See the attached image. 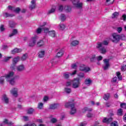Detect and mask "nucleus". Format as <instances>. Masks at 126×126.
<instances>
[{"instance_id": "f257e3e1", "label": "nucleus", "mask_w": 126, "mask_h": 126, "mask_svg": "<svg viewBox=\"0 0 126 126\" xmlns=\"http://www.w3.org/2000/svg\"><path fill=\"white\" fill-rule=\"evenodd\" d=\"M13 75H14V72H10L5 76H1L0 77V84L4 83V79L6 78V81L9 82V84L14 85L15 84V77H13Z\"/></svg>"}, {"instance_id": "f03ea898", "label": "nucleus", "mask_w": 126, "mask_h": 126, "mask_svg": "<svg viewBox=\"0 0 126 126\" xmlns=\"http://www.w3.org/2000/svg\"><path fill=\"white\" fill-rule=\"evenodd\" d=\"M107 45H109V42L106 40H104L102 42H98L97 43L96 49H98L100 54L105 55L107 51V47H104V46H107Z\"/></svg>"}, {"instance_id": "7ed1b4c3", "label": "nucleus", "mask_w": 126, "mask_h": 126, "mask_svg": "<svg viewBox=\"0 0 126 126\" xmlns=\"http://www.w3.org/2000/svg\"><path fill=\"white\" fill-rule=\"evenodd\" d=\"M37 40H38L37 35L32 36L29 42V47H34L37 42Z\"/></svg>"}, {"instance_id": "20e7f679", "label": "nucleus", "mask_w": 126, "mask_h": 126, "mask_svg": "<svg viewBox=\"0 0 126 126\" xmlns=\"http://www.w3.org/2000/svg\"><path fill=\"white\" fill-rule=\"evenodd\" d=\"M113 38L112 41L113 43H119L120 40H121V35L120 34H118L117 33H114L112 34Z\"/></svg>"}, {"instance_id": "39448f33", "label": "nucleus", "mask_w": 126, "mask_h": 126, "mask_svg": "<svg viewBox=\"0 0 126 126\" xmlns=\"http://www.w3.org/2000/svg\"><path fill=\"white\" fill-rule=\"evenodd\" d=\"M79 70L84 71V72H89L91 70V69L90 67H87L84 64H81L79 66Z\"/></svg>"}, {"instance_id": "423d86ee", "label": "nucleus", "mask_w": 126, "mask_h": 126, "mask_svg": "<svg viewBox=\"0 0 126 126\" xmlns=\"http://www.w3.org/2000/svg\"><path fill=\"white\" fill-rule=\"evenodd\" d=\"M19 57L18 56L13 59L12 64L10 66L11 69H12L13 70H14L15 69V65H16V63H17L19 62Z\"/></svg>"}, {"instance_id": "0eeeda50", "label": "nucleus", "mask_w": 126, "mask_h": 126, "mask_svg": "<svg viewBox=\"0 0 126 126\" xmlns=\"http://www.w3.org/2000/svg\"><path fill=\"white\" fill-rule=\"evenodd\" d=\"M72 2L73 4L75 5L76 7H77L78 8H82L83 3L79 2V0H73Z\"/></svg>"}, {"instance_id": "6e6552de", "label": "nucleus", "mask_w": 126, "mask_h": 126, "mask_svg": "<svg viewBox=\"0 0 126 126\" xmlns=\"http://www.w3.org/2000/svg\"><path fill=\"white\" fill-rule=\"evenodd\" d=\"M10 92L14 97H17L18 96V88L17 87L13 88L10 91Z\"/></svg>"}, {"instance_id": "1a4fd4ad", "label": "nucleus", "mask_w": 126, "mask_h": 126, "mask_svg": "<svg viewBox=\"0 0 126 126\" xmlns=\"http://www.w3.org/2000/svg\"><path fill=\"white\" fill-rule=\"evenodd\" d=\"M79 78H77L73 81V88H78L79 87Z\"/></svg>"}, {"instance_id": "9d476101", "label": "nucleus", "mask_w": 126, "mask_h": 126, "mask_svg": "<svg viewBox=\"0 0 126 126\" xmlns=\"http://www.w3.org/2000/svg\"><path fill=\"white\" fill-rule=\"evenodd\" d=\"M105 65L103 66L104 70H107L110 67V63H109V59H104L103 60Z\"/></svg>"}, {"instance_id": "9b49d317", "label": "nucleus", "mask_w": 126, "mask_h": 126, "mask_svg": "<svg viewBox=\"0 0 126 126\" xmlns=\"http://www.w3.org/2000/svg\"><path fill=\"white\" fill-rule=\"evenodd\" d=\"M5 125H7L8 126H11L12 125V122H8V120L4 119L2 123L0 124L1 126H5Z\"/></svg>"}, {"instance_id": "f8f14e48", "label": "nucleus", "mask_w": 126, "mask_h": 126, "mask_svg": "<svg viewBox=\"0 0 126 126\" xmlns=\"http://www.w3.org/2000/svg\"><path fill=\"white\" fill-rule=\"evenodd\" d=\"M16 69L17 71H18L19 72H21L25 69V67L24 66V65L21 64L16 67Z\"/></svg>"}, {"instance_id": "ddd939ff", "label": "nucleus", "mask_w": 126, "mask_h": 126, "mask_svg": "<svg viewBox=\"0 0 126 126\" xmlns=\"http://www.w3.org/2000/svg\"><path fill=\"white\" fill-rule=\"evenodd\" d=\"M2 100L4 102L5 104H8L9 103V98L7 97V95L3 94L2 97Z\"/></svg>"}, {"instance_id": "4468645a", "label": "nucleus", "mask_w": 126, "mask_h": 126, "mask_svg": "<svg viewBox=\"0 0 126 126\" xmlns=\"http://www.w3.org/2000/svg\"><path fill=\"white\" fill-rule=\"evenodd\" d=\"M36 0H32L31 4L30 5V9L32 10L36 7Z\"/></svg>"}, {"instance_id": "2eb2a0df", "label": "nucleus", "mask_w": 126, "mask_h": 126, "mask_svg": "<svg viewBox=\"0 0 126 126\" xmlns=\"http://www.w3.org/2000/svg\"><path fill=\"white\" fill-rule=\"evenodd\" d=\"M76 113V108L74 107V104L71 105V111L70 112V115H74Z\"/></svg>"}, {"instance_id": "dca6fc26", "label": "nucleus", "mask_w": 126, "mask_h": 126, "mask_svg": "<svg viewBox=\"0 0 126 126\" xmlns=\"http://www.w3.org/2000/svg\"><path fill=\"white\" fill-rule=\"evenodd\" d=\"M113 121V118H104L102 120L103 123H105L106 124H110L111 122Z\"/></svg>"}, {"instance_id": "f3484780", "label": "nucleus", "mask_w": 126, "mask_h": 126, "mask_svg": "<svg viewBox=\"0 0 126 126\" xmlns=\"http://www.w3.org/2000/svg\"><path fill=\"white\" fill-rule=\"evenodd\" d=\"M91 83H92V80L90 78H88L85 80V84L88 86H90Z\"/></svg>"}, {"instance_id": "a211bd4d", "label": "nucleus", "mask_w": 126, "mask_h": 126, "mask_svg": "<svg viewBox=\"0 0 126 126\" xmlns=\"http://www.w3.org/2000/svg\"><path fill=\"white\" fill-rule=\"evenodd\" d=\"M46 25V23H43V25H41L40 26V28H39L38 29H37L36 30V33L37 34H40V33H41V32H42V30H43V29H42V28H43L44 27V26H45Z\"/></svg>"}, {"instance_id": "6ab92c4d", "label": "nucleus", "mask_w": 126, "mask_h": 126, "mask_svg": "<svg viewBox=\"0 0 126 126\" xmlns=\"http://www.w3.org/2000/svg\"><path fill=\"white\" fill-rule=\"evenodd\" d=\"M22 51V50L21 49L15 48L14 50L11 51V53L13 55H14V54H16V53H20V52Z\"/></svg>"}, {"instance_id": "aec40b11", "label": "nucleus", "mask_w": 126, "mask_h": 126, "mask_svg": "<svg viewBox=\"0 0 126 126\" xmlns=\"http://www.w3.org/2000/svg\"><path fill=\"white\" fill-rule=\"evenodd\" d=\"M18 32L17 31V30L13 29L12 32V33L9 35V37L11 38V37H13V36H15V35H16V34H17Z\"/></svg>"}, {"instance_id": "412c9836", "label": "nucleus", "mask_w": 126, "mask_h": 126, "mask_svg": "<svg viewBox=\"0 0 126 126\" xmlns=\"http://www.w3.org/2000/svg\"><path fill=\"white\" fill-rule=\"evenodd\" d=\"M79 43V42L78 40H74L71 42L70 45L71 47H73V46H77V45H78Z\"/></svg>"}, {"instance_id": "4be33fe9", "label": "nucleus", "mask_w": 126, "mask_h": 126, "mask_svg": "<svg viewBox=\"0 0 126 126\" xmlns=\"http://www.w3.org/2000/svg\"><path fill=\"white\" fill-rule=\"evenodd\" d=\"M49 35L53 38L56 37V32L54 30L49 32Z\"/></svg>"}, {"instance_id": "5701e85b", "label": "nucleus", "mask_w": 126, "mask_h": 126, "mask_svg": "<svg viewBox=\"0 0 126 126\" xmlns=\"http://www.w3.org/2000/svg\"><path fill=\"white\" fill-rule=\"evenodd\" d=\"M63 50H60L57 54V58H61V57H63Z\"/></svg>"}, {"instance_id": "b1692460", "label": "nucleus", "mask_w": 126, "mask_h": 126, "mask_svg": "<svg viewBox=\"0 0 126 126\" xmlns=\"http://www.w3.org/2000/svg\"><path fill=\"white\" fill-rule=\"evenodd\" d=\"M15 25H16V24L14 22L11 21H9V26L10 28H14Z\"/></svg>"}, {"instance_id": "393cba45", "label": "nucleus", "mask_w": 126, "mask_h": 126, "mask_svg": "<svg viewBox=\"0 0 126 126\" xmlns=\"http://www.w3.org/2000/svg\"><path fill=\"white\" fill-rule=\"evenodd\" d=\"M64 10L66 12H70L71 11V6L68 5L65 6L64 7Z\"/></svg>"}, {"instance_id": "a878e982", "label": "nucleus", "mask_w": 126, "mask_h": 126, "mask_svg": "<svg viewBox=\"0 0 126 126\" xmlns=\"http://www.w3.org/2000/svg\"><path fill=\"white\" fill-rule=\"evenodd\" d=\"M77 76H78L79 78H85V74L83 72H80L77 74Z\"/></svg>"}, {"instance_id": "bb28decb", "label": "nucleus", "mask_w": 126, "mask_h": 126, "mask_svg": "<svg viewBox=\"0 0 126 126\" xmlns=\"http://www.w3.org/2000/svg\"><path fill=\"white\" fill-rule=\"evenodd\" d=\"M3 15L5 16V17H12L14 16L13 14H10L7 12L3 13Z\"/></svg>"}, {"instance_id": "cd10ccee", "label": "nucleus", "mask_w": 126, "mask_h": 126, "mask_svg": "<svg viewBox=\"0 0 126 126\" xmlns=\"http://www.w3.org/2000/svg\"><path fill=\"white\" fill-rule=\"evenodd\" d=\"M83 113H85V112H87L88 111V112H91L92 111V108H88L87 107H84L82 110Z\"/></svg>"}, {"instance_id": "c85d7f7f", "label": "nucleus", "mask_w": 126, "mask_h": 126, "mask_svg": "<svg viewBox=\"0 0 126 126\" xmlns=\"http://www.w3.org/2000/svg\"><path fill=\"white\" fill-rule=\"evenodd\" d=\"M49 108L52 110H55V109H57V108H58V104H51L50 105Z\"/></svg>"}, {"instance_id": "c756f323", "label": "nucleus", "mask_w": 126, "mask_h": 126, "mask_svg": "<svg viewBox=\"0 0 126 126\" xmlns=\"http://www.w3.org/2000/svg\"><path fill=\"white\" fill-rule=\"evenodd\" d=\"M55 11H56V6H54L53 8H52L48 12V14H51V13H54V12H55Z\"/></svg>"}, {"instance_id": "7c9ffc66", "label": "nucleus", "mask_w": 126, "mask_h": 126, "mask_svg": "<svg viewBox=\"0 0 126 126\" xmlns=\"http://www.w3.org/2000/svg\"><path fill=\"white\" fill-rule=\"evenodd\" d=\"M70 75V73L66 72L63 74V76L64 78H65L66 79H67V78H69Z\"/></svg>"}, {"instance_id": "2f4dec72", "label": "nucleus", "mask_w": 126, "mask_h": 126, "mask_svg": "<svg viewBox=\"0 0 126 126\" xmlns=\"http://www.w3.org/2000/svg\"><path fill=\"white\" fill-rule=\"evenodd\" d=\"M43 45H44V41L42 40H39L37 43V45L38 47H42V46H43Z\"/></svg>"}, {"instance_id": "473e14b6", "label": "nucleus", "mask_w": 126, "mask_h": 126, "mask_svg": "<svg viewBox=\"0 0 126 126\" xmlns=\"http://www.w3.org/2000/svg\"><path fill=\"white\" fill-rule=\"evenodd\" d=\"M45 55V51H41L38 53V57L39 58H43Z\"/></svg>"}, {"instance_id": "72a5a7b5", "label": "nucleus", "mask_w": 126, "mask_h": 126, "mask_svg": "<svg viewBox=\"0 0 126 126\" xmlns=\"http://www.w3.org/2000/svg\"><path fill=\"white\" fill-rule=\"evenodd\" d=\"M123 115V109L120 108L117 111V115L118 116H122Z\"/></svg>"}, {"instance_id": "f704fd0d", "label": "nucleus", "mask_w": 126, "mask_h": 126, "mask_svg": "<svg viewBox=\"0 0 126 126\" xmlns=\"http://www.w3.org/2000/svg\"><path fill=\"white\" fill-rule=\"evenodd\" d=\"M112 83H118V78L117 77H115L112 78L111 80Z\"/></svg>"}, {"instance_id": "c9c22d12", "label": "nucleus", "mask_w": 126, "mask_h": 126, "mask_svg": "<svg viewBox=\"0 0 126 126\" xmlns=\"http://www.w3.org/2000/svg\"><path fill=\"white\" fill-rule=\"evenodd\" d=\"M65 28V25L64 24H61L59 25V29L60 30H64V29Z\"/></svg>"}, {"instance_id": "e433bc0d", "label": "nucleus", "mask_w": 126, "mask_h": 126, "mask_svg": "<svg viewBox=\"0 0 126 126\" xmlns=\"http://www.w3.org/2000/svg\"><path fill=\"white\" fill-rule=\"evenodd\" d=\"M116 74L119 80H122V79H123V77H122V75H121V73H120L119 72H117L116 73Z\"/></svg>"}, {"instance_id": "4c0bfd02", "label": "nucleus", "mask_w": 126, "mask_h": 126, "mask_svg": "<svg viewBox=\"0 0 126 126\" xmlns=\"http://www.w3.org/2000/svg\"><path fill=\"white\" fill-rule=\"evenodd\" d=\"M28 55L27 53L24 54L23 56L22 57L21 60L22 61H26V60L27 59Z\"/></svg>"}, {"instance_id": "58836bf2", "label": "nucleus", "mask_w": 126, "mask_h": 126, "mask_svg": "<svg viewBox=\"0 0 126 126\" xmlns=\"http://www.w3.org/2000/svg\"><path fill=\"white\" fill-rule=\"evenodd\" d=\"M109 98H110V94H106L104 95V99L106 101L109 99Z\"/></svg>"}, {"instance_id": "ea45409f", "label": "nucleus", "mask_w": 126, "mask_h": 126, "mask_svg": "<svg viewBox=\"0 0 126 126\" xmlns=\"http://www.w3.org/2000/svg\"><path fill=\"white\" fill-rule=\"evenodd\" d=\"M65 92L67 93V94H69L70 93H71V89L67 88H65Z\"/></svg>"}, {"instance_id": "a19ab883", "label": "nucleus", "mask_w": 126, "mask_h": 126, "mask_svg": "<svg viewBox=\"0 0 126 126\" xmlns=\"http://www.w3.org/2000/svg\"><path fill=\"white\" fill-rule=\"evenodd\" d=\"M60 18L62 21H64L65 20L66 18L65 17V15H64V14H61Z\"/></svg>"}, {"instance_id": "79ce46f5", "label": "nucleus", "mask_w": 126, "mask_h": 126, "mask_svg": "<svg viewBox=\"0 0 126 126\" xmlns=\"http://www.w3.org/2000/svg\"><path fill=\"white\" fill-rule=\"evenodd\" d=\"M43 105L44 104H43V103L39 102L37 106L38 109L41 110V109H42Z\"/></svg>"}, {"instance_id": "37998d69", "label": "nucleus", "mask_w": 126, "mask_h": 126, "mask_svg": "<svg viewBox=\"0 0 126 126\" xmlns=\"http://www.w3.org/2000/svg\"><path fill=\"white\" fill-rule=\"evenodd\" d=\"M74 103H71V102H67L65 104V107L66 108H68V107H71V105Z\"/></svg>"}, {"instance_id": "c03bdc74", "label": "nucleus", "mask_w": 126, "mask_h": 126, "mask_svg": "<svg viewBox=\"0 0 126 126\" xmlns=\"http://www.w3.org/2000/svg\"><path fill=\"white\" fill-rule=\"evenodd\" d=\"M119 16V13L118 12H115L112 15V18H117Z\"/></svg>"}, {"instance_id": "a18cd8bd", "label": "nucleus", "mask_w": 126, "mask_h": 126, "mask_svg": "<svg viewBox=\"0 0 126 126\" xmlns=\"http://www.w3.org/2000/svg\"><path fill=\"white\" fill-rule=\"evenodd\" d=\"M42 31L44 30V33H48V34H49V32L50 31H49L48 28H42Z\"/></svg>"}, {"instance_id": "49530a36", "label": "nucleus", "mask_w": 126, "mask_h": 126, "mask_svg": "<svg viewBox=\"0 0 126 126\" xmlns=\"http://www.w3.org/2000/svg\"><path fill=\"white\" fill-rule=\"evenodd\" d=\"M33 112H34V109H33L32 108H30L28 110V114H33Z\"/></svg>"}, {"instance_id": "de8ad7c7", "label": "nucleus", "mask_w": 126, "mask_h": 126, "mask_svg": "<svg viewBox=\"0 0 126 126\" xmlns=\"http://www.w3.org/2000/svg\"><path fill=\"white\" fill-rule=\"evenodd\" d=\"M7 9L9 10H11V11H14V7L11 6V5H9L7 7Z\"/></svg>"}, {"instance_id": "09e8293b", "label": "nucleus", "mask_w": 126, "mask_h": 126, "mask_svg": "<svg viewBox=\"0 0 126 126\" xmlns=\"http://www.w3.org/2000/svg\"><path fill=\"white\" fill-rule=\"evenodd\" d=\"M120 40L125 41L126 40V36L124 34H122L120 35Z\"/></svg>"}, {"instance_id": "8fccbe9b", "label": "nucleus", "mask_w": 126, "mask_h": 126, "mask_svg": "<svg viewBox=\"0 0 126 126\" xmlns=\"http://www.w3.org/2000/svg\"><path fill=\"white\" fill-rule=\"evenodd\" d=\"M12 57H5L3 61L5 62H8V61H9V60H10V59H12Z\"/></svg>"}, {"instance_id": "3c124183", "label": "nucleus", "mask_w": 126, "mask_h": 126, "mask_svg": "<svg viewBox=\"0 0 126 126\" xmlns=\"http://www.w3.org/2000/svg\"><path fill=\"white\" fill-rule=\"evenodd\" d=\"M14 12H16V13H19V11H20V8L19 7H17V8H14Z\"/></svg>"}, {"instance_id": "603ef678", "label": "nucleus", "mask_w": 126, "mask_h": 126, "mask_svg": "<svg viewBox=\"0 0 126 126\" xmlns=\"http://www.w3.org/2000/svg\"><path fill=\"white\" fill-rule=\"evenodd\" d=\"M87 118H92L93 117V114H92L90 112H89L87 114Z\"/></svg>"}, {"instance_id": "864d4df0", "label": "nucleus", "mask_w": 126, "mask_h": 126, "mask_svg": "<svg viewBox=\"0 0 126 126\" xmlns=\"http://www.w3.org/2000/svg\"><path fill=\"white\" fill-rule=\"evenodd\" d=\"M58 9L61 12L63 11V5H59Z\"/></svg>"}, {"instance_id": "5fc2aeb1", "label": "nucleus", "mask_w": 126, "mask_h": 126, "mask_svg": "<svg viewBox=\"0 0 126 126\" xmlns=\"http://www.w3.org/2000/svg\"><path fill=\"white\" fill-rule=\"evenodd\" d=\"M96 59L98 62H100V61H102V60H103V57L101 56H97L96 57Z\"/></svg>"}, {"instance_id": "6e6d98bb", "label": "nucleus", "mask_w": 126, "mask_h": 126, "mask_svg": "<svg viewBox=\"0 0 126 126\" xmlns=\"http://www.w3.org/2000/svg\"><path fill=\"white\" fill-rule=\"evenodd\" d=\"M111 126H119L117 122H114L111 124Z\"/></svg>"}, {"instance_id": "4d7b16f0", "label": "nucleus", "mask_w": 126, "mask_h": 126, "mask_svg": "<svg viewBox=\"0 0 126 126\" xmlns=\"http://www.w3.org/2000/svg\"><path fill=\"white\" fill-rule=\"evenodd\" d=\"M0 31L1 32H2V31H4V27L3 25H1L0 26Z\"/></svg>"}, {"instance_id": "13d9d810", "label": "nucleus", "mask_w": 126, "mask_h": 126, "mask_svg": "<svg viewBox=\"0 0 126 126\" xmlns=\"http://www.w3.org/2000/svg\"><path fill=\"white\" fill-rule=\"evenodd\" d=\"M96 55H93L92 58H91V62H94L96 60Z\"/></svg>"}, {"instance_id": "bf43d9fd", "label": "nucleus", "mask_w": 126, "mask_h": 126, "mask_svg": "<svg viewBox=\"0 0 126 126\" xmlns=\"http://www.w3.org/2000/svg\"><path fill=\"white\" fill-rule=\"evenodd\" d=\"M57 119L56 118H52L51 120V123H53V124H55V123H57Z\"/></svg>"}, {"instance_id": "052dcab7", "label": "nucleus", "mask_w": 126, "mask_h": 126, "mask_svg": "<svg viewBox=\"0 0 126 126\" xmlns=\"http://www.w3.org/2000/svg\"><path fill=\"white\" fill-rule=\"evenodd\" d=\"M126 65L125 64H124L123 65H122L121 67V70H122V71H125V70H126Z\"/></svg>"}, {"instance_id": "680f3d73", "label": "nucleus", "mask_w": 126, "mask_h": 126, "mask_svg": "<svg viewBox=\"0 0 126 126\" xmlns=\"http://www.w3.org/2000/svg\"><path fill=\"white\" fill-rule=\"evenodd\" d=\"M123 31V28L122 27H119L117 28V32L118 33H121Z\"/></svg>"}, {"instance_id": "e2e57ef3", "label": "nucleus", "mask_w": 126, "mask_h": 126, "mask_svg": "<svg viewBox=\"0 0 126 126\" xmlns=\"http://www.w3.org/2000/svg\"><path fill=\"white\" fill-rule=\"evenodd\" d=\"M121 108H126V103H121L120 105Z\"/></svg>"}, {"instance_id": "0e129e2a", "label": "nucleus", "mask_w": 126, "mask_h": 126, "mask_svg": "<svg viewBox=\"0 0 126 126\" xmlns=\"http://www.w3.org/2000/svg\"><path fill=\"white\" fill-rule=\"evenodd\" d=\"M87 125L86 122H82L80 124V126H85Z\"/></svg>"}, {"instance_id": "69168bd1", "label": "nucleus", "mask_w": 126, "mask_h": 126, "mask_svg": "<svg viewBox=\"0 0 126 126\" xmlns=\"http://www.w3.org/2000/svg\"><path fill=\"white\" fill-rule=\"evenodd\" d=\"M72 68L76 69L77 68V65L76 64H73L72 65Z\"/></svg>"}, {"instance_id": "338daca9", "label": "nucleus", "mask_w": 126, "mask_h": 126, "mask_svg": "<svg viewBox=\"0 0 126 126\" xmlns=\"http://www.w3.org/2000/svg\"><path fill=\"white\" fill-rule=\"evenodd\" d=\"M122 18H123V20H124V21H126V14H124L122 16Z\"/></svg>"}, {"instance_id": "774afa93", "label": "nucleus", "mask_w": 126, "mask_h": 126, "mask_svg": "<svg viewBox=\"0 0 126 126\" xmlns=\"http://www.w3.org/2000/svg\"><path fill=\"white\" fill-rule=\"evenodd\" d=\"M25 126H36L35 124H31V125H27Z\"/></svg>"}]
</instances>
